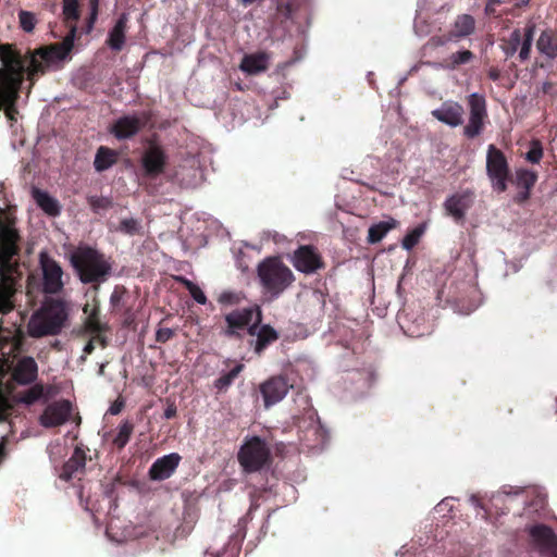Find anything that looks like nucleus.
<instances>
[{
    "label": "nucleus",
    "instance_id": "nucleus-23",
    "mask_svg": "<svg viewBox=\"0 0 557 557\" xmlns=\"http://www.w3.org/2000/svg\"><path fill=\"white\" fill-rule=\"evenodd\" d=\"M270 55L267 52L246 54L239 69L248 75H257L265 72L269 67Z\"/></svg>",
    "mask_w": 557,
    "mask_h": 557
},
{
    "label": "nucleus",
    "instance_id": "nucleus-4",
    "mask_svg": "<svg viewBox=\"0 0 557 557\" xmlns=\"http://www.w3.org/2000/svg\"><path fill=\"white\" fill-rule=\"evenodd\" d=\"M69 313L70 309L65 301L48 300L30 315L26 333L32 338L58 335L66 326Z\"/></svg>",
    "mask_w": 557,
    "mask_h": 557
},
{
    "label": "nucleus",
    "instance_id": "nucleus-42",
    "mask_svg": "<svg viewBox=\"0 0 557 557\" xmlns=\"http://www.w3.org/2000/svg\"><path fill=\"white\" fill-rule=\"evenodd\" d=\"M450 41H456V40L449 32L447 35L433 36L432 38H430L429 46H431L433 48H438V47L445 46L447 42H450Z\"/></svg>",
    "mask_w": 557,
    "mask_h": 557
},
{
    "label": "nucleus",
    "instance_id": "nucleus-52",
    "mask_svg": "<svg viewBox=\"0 0 557 557\" xmlns=\"http://www.w3.org/2000/svg\"><path fill=\"white\" fill-rule=\"evenodd\" d=\"M242 370V366H238L236 367L235 369H233L230 373H227L230 375L231 379H235L237 376V374L240 372Z\"/></svg>",
    "mask_w": 557,
    "mask_h": 557
},
{
    "label": "nucleus",
    "instance_id": "nucleus-35",
    "mask_svg": "<svg viewBox=\"0 0 557 557\" xmlns=\"http://www.w3.org/2000/svg\"><path fill=\"white\" fill-rule=\"evenodd\" d=\"M472 59L473 53L470 50L457 51L448 58L447 67L454 70L461 64L469 63Z\"/></svg>",
    "mask_w": 557,
    "mask_h": 557
},
{
    "label": "nucleus",
    "instance_id": "nucleus-28",
    "mask_svg": "<svg viewBox=\"0 0 557 557\" xmlns=\"http://www.w3.org/2000/svg\"><path fill=\"white\" fill-rule=\"evenodd\" d=\"M537 50L545 57H557V37L552 30H544L536 41Z\"/></svg>",
    "mask_w": 557,
    "mask_h": 557
},
{
    "label": "nucleus",
    "instance_id": "nucleus-24",
    "mask_svg": "<svg viewBox=\"0 0 557 557\" xmlns=\"http://www.w3.org/2000/svg\"><path fill=\"white\" fill-rule=\"evenodd\" d=\"M86 465V454L83 449L76 447L71 458L64 463L60 478L69 481L83 473Z\"/></svg>",
    "mask_w": 557,
    "mask_h": 557
},
{
    "label": "nucleus",
    "instance_id": "nucleus-39",
    "mask_svg": "<svg viewBox=\"0 0 557 557\" xmlns=\"http://www.w3.org/2000/svg\"><path fill=\"white\" fill-rule=\"evenodd\" d=\"M119 228L125 234L134 235L139 232V223L135 219H125L121 222Z\"/></svg>",
    "mask_w": 557,
    "mask_h": 557
},
{
    "label": "nucleus",
    "instance_id": "nucleus-54",
    "mask_svg": "<svg viewBox=\"0 0 557 557\" xmlns=\"http://www.w3.org/2000/svg\"><path fill=\"white\" fill-rule=\"evenodd\" d=\"M121 410V405H117V404H114L111 408H110V412L112 414H117Z\"/></svg>",
    "mask_w": 557,
    "mask_h": 557
},
{
    "label": "nucleus",
    "instance_id": "nucleus-13",
    "mask_svg": "<svg viewBox=\"0 0 557 557\" xmlns=\"http://www.w3.org/2000/svg\"><path fill=\"white\" fill-rule=\"evenodd\" d=\"M42 288L47 294H57L63 288V271L59 263L44 253L40 255Z\"/></svg>",
    "mask_w": 557,
    "mask_h": 557
},
{
    "label": "nucleus",
    "instance_id": "nucleus-2",
    "mask_svg": "<svg viewBox=\"0 0 557 557\" xmlns=\"http://www.w3.org/2000/svg\"><path fill=\"white\" fill-rule=\"evenodd\" d=\"M0 110L4 109L7 117L14 120L15 103L28 71V57L23 59L12 45L5 44L0 47Z\"/></svg>",
    "mask_w": 557,
    "mask_h": 557
},
{
    "label": "nucleus",
    "instance_id": "nucleus-26",
    "mask_svg": "<svg viewBox=\"0 0 557 557\" xmlns=\"http://www.w3.org/2000/svg\"><path fill=\"white\" fill-rule=\"evenodd\" d=\"M475 30V20L470 14H461L458 15L454 22L450 34L455 38V40H459L461 38L468 37L472 35Z\"/></svg>",
    "mask_w": 557,
    "mask_h": 557
},
{
    "label": "nucleus",
    "instance_id": "nucleus-8",
    "mask_svg": "<svg viewBox=\"0 0 557 557\" xmlns=\"http://www.w3.org/2000/svg\"><path fill=\"white\" fill-rule=\"evenodd\" d=\"M469 115L462 128V134L469 139L480 136L485 127L488 114L485 97L473 92L467 97Z\"/></svg>",
    "mask_w": 557,
    "mask_h": 557
},
{
    "label": "nucleus",
    "instance_id": "nucleus-3",
    "mask_svg": "<svg viewBox=\"0 0 557 557\" xmlns=\"http://www.w3.org/2000/svg\"><path fill=\"white\" fill-rule=\"evenodd\" d=\"M17 238L16 230L0 221V312L3 313L13 307L11 298L15 292V270L10 260L17 252Z\"/></svg>",
    "mask_w": 557,
    "mask_h": 557
},
{
    "label": "nucleus",
    "instance_id": "nucleus-38",
    "mask_svg": "<svg viewBox=\"0 0 557 557\" xmlns=\"http://www.w3.org/2000/svg\"><path fill=\"white\" fill-rule=\"evenodd\" d=\"M87 201L95 212L108 209L111 206V201L106 197L90 196L87 198Z\"/></svg>",
    "mask_w": 557,
    "mask_h": 557
},
{
    "label": "nucleus",
    "instance_id": "nucleus-36",
    "mask_svg": "<svg viewBox=\"0 0 557 557\" xmlns=\"http://www.w3.org/2000/svg\"><path fill=\"white\" fill-rule=\"evenodd\" d=\"M44 394V387L41 385H34L28 391L23 393L17 399V403L32 405L37 401Z\"/></svg>",
    "mask_w": 557,
    "mask_h": 557
},
{
    "label": "nucleus",
    "instance_id": "nucleus-25",
    "mask_svg": "<svg viewBox=\"0 0 557 557\" xmlns=\"http://www.w3.org/2000/svg\"><path fill=\"white\" fill-rule=\"evenodd\" d=\"M32 196L37 206L48 215L57 216L61 212L59 201L50 196L47 191L34 187L32 189Z\"/></svg>",
    "mask_w": 557,
    "mask_h": 557
},
{
    "label": "nucleus",
    "instance_id": "nucleus-17",
    "mask_svg": "<svg viewBox=\"0 0 557 557\" xmlns=\"http://www.w3.org/2000/svg\"><path fill=\"white\" fill-rule=\"evenodd\" d=\"M530 535L543 556L557 557V537L549 528L535 525L530 529Z\"/></svg>",
    "mask_w": 557,
    "mask_h": 557
},
{
    "label": "nucleus",
    "instance_id": "nucleus-49",
    "mask_svg": "<svg viewBox=\"0 0 557 557\" xmlns=\"http://www.w3.org/2000/svg\"><path fill=\"white\" fill-rule=\"evenodd\" d=\"M530 197V190L523 189L521 190L515 198V201L518 203H522L528 200Z\"/></svg>",
    "mask_w": 557,
    "mask_h": 557
},
{
    "label": "nucleus",
    "instance_id": "nucleus-16",
    "mask_svg": "<svg viewBox=\"0 0 557 557\" xmlns=\"http://www.w3.org/2000/svg\"><path fill=\"white\" fill-rule=\"evenodd\" d=\"M292 386L283 376H273L260 385L267 408L280 403L287 395Z\"/></svg>",
    "mask_w": 557,
    "mask_h": 557
},
{
    "label": "nucleus",
    "instance_id": "nucleus-43",
    "mask_svg": "<svg viewBox=\"0 0 557 557\" xmlns=\"http://www.w3.org/2000/svg\"><path fill=\"white\" fill-rule=\"evenodd\" d=\"M174 335V331L170 327H159L156 332V341L159 343H166Z\"/></svg>",
    "mask_w": 557,
    "mask_h": 557
},
{
    "label": "nucleus",
    "instance_id": "nucleus-11",
    "mask_svg": "<svg viewBox=\"0 0 557 557\" xmlns=\"http://www.w3.org/2000/svg\"><path fill=\"white\" fill-rule=\"evenodd\" d=\"M293 267L304 274H314L325 268L323 257L313 245H301L290 256Z\"/></svg>",
    "mask_w": 557,
    "mask_h": 557
},
{
    "label": "nucleus",
    "instance_id": "nucleus-30",
    "mask_svg": "<svg viewBox=\"0 0 557 557\" xmlns=\"http://www.w3.org/2000/svg\"><path fill=\"white\" fill-rule=\"evenodd\" d=\"M115 153L106 147H100L96 153L94 165L98 172L108 170L115 163Z\"/></svg>",
    "mask_w": 557,
    "mask_h": 557
},
{
    "label": "nucleus",
    "instance_id": "nucleus-46",
    "mask_svg": "<svg viewBox=\"0 0 557 557\" xmlns=\"http://www.w3.org/2000/svg\"><path fill=\"white\" fill-rule=\"evenodd\" d=\"M91 335H92V338L84 347L85 355H89L92 352V350L95 348V346H94L95 343L100 344V339L96 338V334H91Z\"/></svg>",
    "mask_w": 557,
    "mask_h": 557
},
{
    "label": "nucleus",
    "instance_id": "nucleus-31",
    "mask_svg": "<svg viewBox=\"0 0 557 557\" xmlns=\"http://www.w3.org/2000/svg\"><path fill=\"white\" fill-rule=\"evenodd\" d=\"M85 327L88 333L96 334V338L100 339L101 347H106V338L102 336V333L106 331V325L100 322L98 314L87 315L85 318Z\"/></svg>",
    "mask_w": 557,
    "mask_h": 557
},
{
    "label": "nucleus",
    "instance_id": "nucleus-55",
    "mask_svg": "<svg viewBox=\"0 0 557 557\" xmlns=\"http://www.w3.org/2000/svg\"><path fill=\"white\" fill-rule=\"evenodd\" d=\"M470 500L472 502V504H473L474 506H476V507H481V505H480V503H479V500L476 499V497H475V496H472V497L470 498Z\"/></svg>",
    "mask_w": 557,
    "mask_h": 557
},
{
    "label": "nucleus",
    "instance_id": "nucleus-48",
    "mask_svg": "<svg viewBox=\"0 0 557 557\" xmlns=\"http://www.w3.org/2000/svg\"><path fill=\"white\" fill-rule=\"evenodd\" d=\"M232 381H233V379H231L230 375L226 374V375L220 377L219 380H216L215 385L219 388H223V387L228 386L232 383Z\"/></svg>",
    "mask_w": 557,
    "mask_h": 557
},
{
    "label": "nucleus",
    "instance_id": "nucleus-21",
    "mask_svg": "<svg viewBox=\"0 0 557 557\" xmlns=\"http://www.w3.org/2000/svg\"><path fill=\"white\" fill-rule=\"evenodd\" d=\"M146 124L145 116L126 115L120 117L112 126L111 132L119 139H126L136 135Z\"/></svg>",
    "mask_w": 557,
    "mask_h": 557
},
{
    "label": "nucleus",
    "instance_id": "nucleus-15",
    "mask_svg": "<svg viewBox=\"0 0 557 557\" xmlns=\"http://www.w3.org/2000/svg\"><path fill=\"white\" fill-rule=\"evenodd\" d=\"M431 114L438 122L453 128L463 124L465 110L457 101L446 100L438 108L432 110Z\"/></svg>",
    "mask_w": 557,
    "mask_h": 557
},
{
    "label": "nucleus",
    "instance_id": "nucleus-50",
    "mask_svg": "<svg viewBox=\"0 0 557 557\" xmlns=\"http://www.w3.org/2000/svg\"><path fill=\"white\" fill-rule=\"evenodd\" d=\"M554 84L552 82H544L540 88L543 94H552Z\"/></svg>",
    "mask_w": 557,
    "mask_h": 557
},
{
    "label": "nucleus",
    "instance_id": "nucleus-51",
    "mask_svg": "<svg viewBox=\"0 0 557 557\" xmlns=\"http://www.w3.org/2000/svg\"><path fill=\"white\" fill-rule=\"evenodd\" d=\"M175 413H176V409H175V407L170 406V407H168V408L165 409V411H164V417H165L166 419H171V418H173V417L175 416Z\"/></svg>",
    "mask_w": 557,
    "mask_h": 557
},
{
    "label": "nucleus",
    "instance_id": "nucleus-53",
    "mask_svg": "<svg viewBox=\"0 0 557 557\" xmlns=\"http://www.w3.org/2000/svg\"><path fill=\"white\" fill-rule=\"evenodd\" d=\"M488 76L493 81H497L499 78V72L497 70H491Z\"/></svg>",
    "mask_w": 557,
    "mask_h": 557
},
{
    "label": "nucleus",
    "instance_id": "nucleus-32",
    "mask_svg": "<svg viewBox=\"0 0 557 557\" xmlns=\"http://www.w3.org/2000/svg\"><path fill=\"white\" fill-rule=\"evenodd\" d=\"M133 424L128 421L123 422L119 425L117 433L113 438V444L117 448H123L129 441L131 435L133 433Z\"/></svg>",
    "mask_w": 557,
    "mask_h": 557
},
{
    "label": "nucleus",
    "instance_id": "nucleus-12",
    "mask_svg": "<svg viewBox=\"0 0 557 557\" xmlns=\"http://www.w3.org/2000/svg\"><path fill=\"white\" fill-rule=\"evenodd\" d=\"M225 322L224 334L228 337L238 336L245 327L261 322V310L258 307L234 310L225 315Z\"/></svg>",
    "mask_w": 557,
    "mask_h": 557
},
{
    "label": "nucleus",
    "instance_id": "nucleus-5",
    "mask_svg": "<svg viewBox=\"0 0 557 557\" xmlns=\"http://www.w3.org/2000/svg\"><path fill=\"white\" fill-rule=\"evenodd\" d=\"M257 275L263 294L271 299L281 296L295 282L293 271L280 257H268L259 262Z\"/></svg>",
    "mask_w": 557,
    "mask_h": 557
},
{
    "label": "nucleus",
    "instance_id": "nucleus-41",
    "mask_svg": "<svg viewBox=\"0 0 557 557\" xmlns=\"http://www.w3.org/2000/svg\"><path fill=\"white\" fill-rule=\"evenodd\" d=\"M543 157V149L540 143L534 141L531 149L527 153V160L531 163H539Z\"/></svg>",
    "mask_w": 557,
    "mask_h": 557
},
{
    "label": "nucleus",
    "instance_id": "nucleus-40",
    "mask_svg": "<svg viewBox=\"0 0 557 557\" xmlns=\"http://www.w3.org/2000/svg\"><path fill=\"white\" fill-rule=\"evenodd\" d=\"M421 231L419 230H413L412 232H410L409 234H407L404 239H403V247L406 249V250H410L412 249L419 242V238L421 236Z\"/></svg>",
    "mask_w": 557,
    "mask_h": 557
},
{
    "label": "nucleus",
    "instance_id": "nucleus-22",
    "mask_svg": "<svg viewBox=\"0 0 557 557\" xmlns=\"http://www.w3.org/2000/svg\"><path fill=\"white\" fill-rule=\"evenodd\" d=\"M260 323H252L248 329V333L252 336H257V339L252 342L255 344V351L260 355L263 349L272 342L276 341L278 335L277 332L270 325H259Z\"/></svg>",
    "mask_w": 557,
    "mask_h": 557
},
{
    "label": "nucleus",
    "instance_id": "nucleus-19",
    "mask_svg": "<svg viewBox=\"0 0 557 557\" xmlns=\"http://www.w3.org/2000/svg\"><path fill=\"white\" fill-rule=\"evenodd\" d=\"M143 168L150 177H157L164 171L166 156L158 146H150L141 158Z\"/></svg>",
    "mask_w": 557,
    "mask_h": 557
},
{
    "label": "nucleus",
    "instance_id": "nucleus-18",
    "mask_svg": "<svg viewBox=\"0 0 557 557\" xmlns=\"http://www.w3.org/2000/svg\"><path fill=\"white\" fill-rule=\"evenodd\" d=\"M181 456L177 453H172L158 458L149 469V476L151 480L162 481L170 478L180 465Z\"/></svg>",
    "mask_w": 557,
    "mask_h": 557
},
{
    "label": "nucleus",
    "instance_id": "nucleus-45",
    "mask_svg": "<svg viewBox=\"0 0 557 557\" xmlns=\"http://www.w3.org/2000/svg\"><path fill=\"white\" fill-rule=\"evenodd\" d=\"M83 312L86 317L99 314V301L94 298L90 302H86L84 305Z\"/></svg>",
    "mask_w": 557,
    "mask_h": 557
},
{
    "label": "nucleus",
    "instance_id": "nucleus-7",
    "mask_svg": "<svg viewBox=\"0 0 557 557\" xmlns=\"http://www.w3.org/2000/svg\"><path fill=\"white\" fill-rule=\"evenodd\" d=\"M270 449L258 436L247 438L242 445L237 459L245 472H257L270 461Z\"/></svg>",
    "mask_w": 557,
    "mask_h": 557
},
{
    "label": "nucleus",
    "instance_id": "nucleus-20",
    "mask_svg": "<svg viewBox=\"0 0 557 557\" xmlns=\"http://www.w3.org/2000/svg\"><path fill=\"white\" fill-rule=\"evenodd\" d=\"M473 193L466 190L455 194L446 199L444 208L447 214L451 215L456 221H461L465 218L467 210L472 206Z\"/></svg>",
    "mask_w": 557,
    "mask_h": 557
},
{
    "label": "nucleus",
    "instance_id": "nucleus-47",
    "mask_svg": "<svg viewBox=\"0 0 557 557\" xmlns=\"http://www.w3.org/2000/svg\"><path fill=\"white\" fill-rule=\"evenodd\" d=\"M500 0H488L486 7H485V13L486 14H494L496 11V7L500 4Z\"/></svg>",
    "mask_w": 557,
    "mask_h": 557
},
{
    "label": "nucleus",
    "instance_id": "nucleus-29",
    "mask_svg": "<svg viewBox=\"0 0 557 557\" xmlns=\"http://www.w3.org/2000/svg\"><path fill=\"white\" fill-rule=\"evenodd\" d=\"M396 224L397 222L391 219L372 225L368 232V242L371 244L379 243Z\"/></svg>",
    "mask_w": 557,
    "mask_h": 557
},
{
    "label": "nucleus",
    "instance_id": "nucleus-56",
    "mask_svg": "<svg viewBox=\"0 0 557 557\" xmlns=\"http://www.w3.org/2000/svg\"><path fill=\"white\" fill-rule=\"evenodd\" d=\"M530 0H519V4H527Z\"/></svg>",
    "mask_w": 557,
    "mask_h": 557
},
{
    "label": "nucleus",
    "instance_id": "nucleus-37",
    "mask_svg": "<svg viewBox=\"0 0 557 557\" xmlns=\"http://www.w3.org/2000/svg\"><path fill=\"white\" fill-rule=\"evenodd\" d=\"M20 25L23 30L30 33L37 24V18L34 13L29 11H20L18 13Z\"/></svg>",
    "mask_w": 557,
    "mask_h": 557
},
{
    "label": "nucleus",
    "instance_id": "nucleus-14",
    "mask_svg": "<svg viewBox=\"0 0 557 557\" xmlns=\"http://www.w3.org/2000/svg\"><path fill=\"white\" fill-rule=\"evenodd\" d=\"M72 405L69 400L51 403L39 417V422L45 428H54L64 424L71 416Z\"/></svg>",
    "mask_w": 557,
    "mask_h": 557
},
{
    "label": "nucleus",
    "instance_id": "nucleus-1",
    "mask_svg": "<svg viewBox=\"0 0 557 557\" xmlns=\"http://www.w3.org/2000/svg\"><path fill=\"white\" fill-rule=\"evenodd\" d=\"M62 13L64 23L69 27V33L64 39L61 42L39 48L28 55L27 78L30 81L29 89L38 75L45 74L47 70L66 59L74 47L77 33L76 21L79 17L78 1L63 0Z\"/></svg>",
    "mask_w": 557,
    "mask_h": 557
},
{
    "label": "nucleus",
    "instance_id": "nucleus-33",
    "mask_svg": "<svg viewBox=\"0 0 557 557\" xmlns=\"http://www.w3.org/2000/svg\"><path fill=\"white\" fill-rule=\"evenodd\" d=\"M175 280L180 283H182L183 285H185V287L188 289L190 296L200 305H205L207 302V297L205 295V293L202 292V289L196 285L195 283H193L191 281L183 277V276H176Z\"/></svg>",
    "mask_w": 557,
    "mask_h": 557
},
{
    "label": "nucleus",
    "instance_id": "nucleus-27",
    "mask_svg": "<svg viewBox=\"0 0 557 557\" xmlns=\"http://www.w3.org/2000/svg\"><path fill=\"white\" fill-rule=\"evenodd\" d=\"M126 25L127 15L122 14L109 33V37L107 39V44L112 50L120 51L123 48L125 42Z\"/></svg>",
    "mask_w": 557,
    "mask_h": 557
},
{
    "label": "nucleus",
    "instance_id": "nucleus-34",
    "mask_svg": "<svg viewBox=\"0 0 557 557\" xmlns=\"http://www.w3.org/2000/svg\"><path fill=\"white\" fill-rule=\"evenodd\" d=\"M516 175L518 187L527 190H531L537 178L534 172L528 170H519Z\"/></svg>",
    "mask_w": 557,
    "mask_h": 557
},
{
    "label": "nucleus",
    "instance_id": "nucleus-9",
    "mask_svg": "<svg viewBox=\"0 0 557 557\" xmlns=\"http://www.w3.org/2000/svg\"><path fill=\"white\" fill-rule=\"evenodd\" d=\"M486 173L495 191L504 193L507 189L509 166L505 154L494 145L487 148Z\"/></svg>",
    "mask_w": 557,
    "mask_h": 557
},
{
    "label": "nucleus",
    "instance_id": "nucleus-6",
    "mask_svg": "<svg viewBox=\"0 0 557 557\" xmlns=\"http://www.w3.org/2000/svg\"><path fill=\"white\" fill-rule=\"evenodd\" d=\"M73 264L83 283L103 281L111 269L104 256L91 248L77 251L73 256Z\"/></svg>",
    "mask_w": 557,
    "mask_h": 557
},
{
    "label": "nucleus",
    "instance_id": "nucleus-10",
    "mask_svg": "<svg viewBox=\"0 0 557 557\" xmlns=\"http://www.w3.org/2000/svg\"><path fill=\"white\" fill-rule=\"evenodd\" d=\"M535 25L529 24L523 30L513 29L508 38L503 39L502 50L507 58L515 55L519 51V60L524 62L530 59Z\"/></svg>",
    "mask_w": 557,
    "mask_h": 557
},
{
    "label": "nucleus",
    "instance_id": "nucleus-44",
    "mask_svg": "<svg viewBox=\"0 0 557 557\" xmlns=\"http://www.w3.org/2000/svg\"><path fill=\"white\" fill-rule=\"evenodd\" d=\"M98 2H99V0H90V16H89L88 24H87V29H86L87 33H89L92 29L94 24L97 20Z\"/></svg>",
    "mask_w": 557,
    "mask_h": 557
}]
</instances>
